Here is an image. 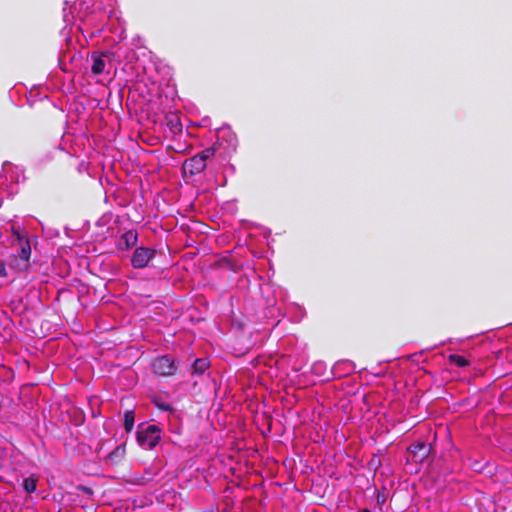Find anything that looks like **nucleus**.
Masks as SVG:
<instances>
[{
    "instance_id": "obj_1",
    "label": "nucleus",
    "mask_w": 512,
    "mask_h": 512,
    "mask_svg": "<svg viewBox=\"0 0 512 512\" xmlns=\"http://www.w3.org/2000/svg\"><path fill=\"white\" fill-rule=\"evenodd\" d=\"M162 436V429L156 424L146 425L144 423L138 426L136 439L138 444L145 449L156 447Z\"/></svg>"
},
{
    "instance_id": "obj_2",
    "label": "nucleus",
    "mask_w": 512,
    "mask_h": 512,
    "mask_svg": "<svg viewBox=\"0 0 512 512\" xmlns=\"http://www.w3.org/2000/svg\"><path fill=\"white\" fill-rule=\"evenodd\" d=\"M157 255V250L150 247H137L131 257V265L134 269H144L149 266Z\"/></svg>"
},
{
    "instance_id": "obj_3",
    "label": "nucleus",
    "mask_w": 512,
    "mask_h": 512,
    "mask_svg": "<svg viewBox=\"0 0 512 512\" xmlns=\"http://www.w3.org/2000/svg\"><path fill=\"white\" fill-rule=\"evenodd\" d=\"M152 370L156 376L168 377L177 373L174 359L169 355H162L154 359Z\"/></svg>"
},
{
    "instance_id": "obj_4",
    "label": "nucleus",
    "mask_w": 512,
    "mask_h": 512,
    "mask_svg": "<svg viewBox=\"0 0 512 512\" xmlns=\"http://www.w3.org/2000/svg\"><path fill=\"white\" fill-rule=\"evenodd\" d=\"M206 166L207 164L203 162L202 158L194 155L184 161L182 164V172L184 176L193 177L203 172Z\"/></svg>"
},
{
    "instance_id": "obj_5",
    "label": "nucleus",
    "mask_w": 512,
    "mask_h": 512,
    "mask_svg": "<svg viewBox=\"0 0 512 512\" xmlns=\"http://www.w3.org/2000/svg\"><path fill=\"white\" fill-rule=\"evenodd\" d=\"M409 451L412 456V461L422 463L429 456L431 446L425 442H416L410 445Z\"/></svg>"
},
{
    "instance_id": "obj_6",
    "label": "nucleus",
    "mask_w": 512,
    "mask_h": 512,
    "mask_svg": "<svg viewBox=\"0 0 512 512\" xmlns=\"http://www.w3.org/2000/svg\"><path fill=\"white\" fill-rule=\"evenodd\" d=\"M114 54L112 52H93L91 55L92 66L91 72L93 75H100L105 72L106 62L104 57H111Z\"/></svg>"
},
{
    "instance_id": "obj_7",
    "label": "nucleus",
    "mask_w": 512,
    "mask_h": 512,
    "mask_svg": "<svg viewBox=\"0 0 512 512\" xmlns=\"http://www.w3.org/2000/svg\"><path fill=\"white\" fill-rule=\"evenodd\" d=\"M138 241V233L131 229L121 235L118 240L117 247L120 250H129L136 245Z\"/></svg>"
},
{
    "instance_id": "obj_8",
    "label": "nucleus",
    "mask_w": 512,
    "mask_h": 512,
    "mask_svg": "<svg viewBox=\"0 0 512 512\" xmlns=\"http://www.w3.org/2000/svg\"><path fill=\"white\" fill-rule=\"evenodd\" d=\"M8 264L15 273L27 271L30 267V261L18 254L11 255Z\"/></svg>"
},
{
    "instance_id": "obj_9",
    "label": "nucleus",
    "mask_w": 512,
    "mask_h": 512,
    "mask_svg": "<svg viewBox=\"0 0 512 512\" xmlns=\"http://www.w3.org/2000/svg\"><path fill=\"white\" fill-rule=\"evenodd\" d=\"M125 456H126V444H120V445L116 446L108 454L107 457L112 464L118 465L124 460Z\"/></svg>"
},
{
    "instance_id": "obj_10",
    "label": "nucleus",
    "mask_w": 512,
    "mask_h": 512,
    "mask_svg": "<svg viewBox=\"0 0 512 512\" xmlns=\"http://www.w3.org/2000/svg\"><path fill=\"white\" fill-rule=\"evenodd\" d=\"M166 125L169 127L171 132L179 133L182 131V124L180 118L175 113H169L165 116Z\"/></svg>"
},
{
    "instance_id": "obj_11",
    "label": "nucleus",
    "mask_w": 512,
    "mask_h": 512,
    "mask_svg": "<svg viewBox=\"0 0 512 512\" xmlns=\"http://www.w3.org/2000/svg\"><path fill=\"white\" fill-rule=\"evenodd\" d=\"M135 421V414L133 410H127L124 413V429L127 433H130L133 430Z\"/></svg>"
},
{
    "instance_id": "obj_12",
    "label": "nucleus",
    "mask_w": 512,
    "mask_h": 512,
    "mask_svg": "<svg viewBox=\"0 0 512 512\" xmlns=\"http://www.w3.org/2000/svg\"><path fill=\"white\" fill-rule=\"evenodd\" d=\"M448 361L450 364H453L457 367H466L469 365V361L464 356L459 354H450L448 356Z\"/></svg>"
},
{
    "instance_id": "obj_13",
    "label": "nucleus",
    "mask_w": 512,
    "mask_h": 512,
    "mask_svg": "<svg viewBox=\"0 0 512 512\" xmlns=\"http://www.w3.org/2000/svg\"><path fill=\"white\" fill-rule=\"evenodd\" d=\"M20 246V253L18 255H22L24 258L30 261L31 258V245L28 239H20L18 243Z\"/></svg>"
},
{
    "instance_id": "obj_14",
    "label": "nucleus",
    "mask_w": 512,
    "mask_h": 512,
    "mask_svg": "<svg viewBox=\"0 0 512 512\" xmlns=\"http://www.w3.org/2000/svg\"><path fill=\"white\" fill-rule=\"evenodd\" d=\"M38 479L34 476L27 477L23 480V489L27 493H33L36 490Z\"/></svg>"
},
{
    "instance_id": "obj_15",
    "label": "nucleus",
    "mask_w": 512,
    "mask_h": 512,
    "mask_svg": "<svg viewBox=\"0 0 512 512\" xmlns=\"http://www.w3.org/2000/svg\"><path fill=\"white\" fill-rule=\"evenodd\" d=\"M193 368L195 372L202 373L208 368V362L206 359H196L194 361Z\"/></svg>"
},
{
    "instance_id": "obj_16",
    "label": "nucleus",
    "mask_w": 512,
    "mask_h": 512,
    "mask_svg": "<svg viewBox=\"0 0 512 512\" xmlns=\"http://www.w3.org/2000/svg\"><path fill=\"white\" fill-rule=\"evenodd\" d=\"M215 150L213 148H207L196 154L197 157L202 158L203 162L207 164V160L214 156Z\"/></svg>"
},
{
    "instance_id": "obj_17",
    "label": "nucleus",
    "mask_w": 512,
    "mask_h": 512,
    "mask_svg": "<svg viewBox=\"0 0 512 512\" xmlns=\"http://www.w3.org/2000/svg\"><path fill=\"white\" fill-rule=\"evenodd\" d=\"M8 276L6 262L0 259V278H5Z\"/></svg>"
},
{
    "instance_id": "obj_18",
    "label": "nucleus",
    "mask_w": 512,
    "mask_h": 512,
    "mask_svg": "<svg viewBox=\"0 0 512 512\" xmlns=\"http://www.w3.org/2000/svg\"><path fill=\"white\" fill-rule=\"evenodd\" d=\"M13 235L16 237L18 243L20 242V239H26L23 235L19 233L15 228L12 229Z\"/></svg>"
},
{
    "instance_id": "obj_19",
    "label": "nucleus",
    "mask_w": 512,
    "mask_h": 512,
    "mask_svg": "<svg viewBox=\"0 0 512 512\" xmlns=\"http://www.w3.org/2000/svg\"><path fill=\"white\" fill-rule=\"evenodd\" d=\"M78 489L82 490L86 494H89V495L93 494V490L89 487L80 485V486H78Z\"/></svg>"
},
{
    "instance_id": "obj_20",
    "label": "nucleus",
    "mask_w": 512,
    "mask_h": 512,
    "mask_svg": "<svg viewBox=\"0 0 512 512\" xmlns=\"http://www.w3.org/2000/svg\"><path fill=\"white\" fill-rule=\"evenodd\" d=\"M156 405L162 410V411H169L171 410V407L170 405L168 404H158L156 403Z\"/></svg>"
}]
</instances>
